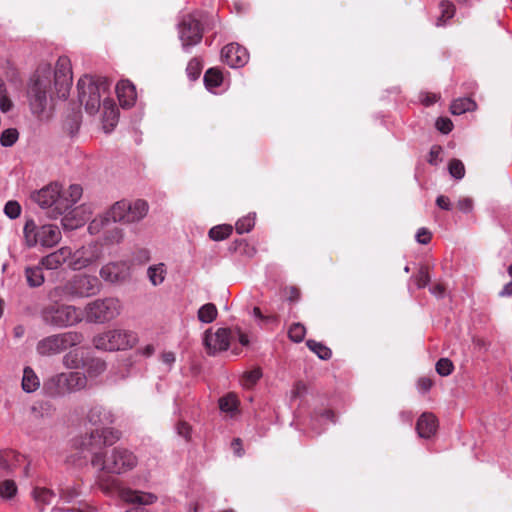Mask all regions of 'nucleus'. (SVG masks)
<instances>
[{
    "label": "nucleus",
    "instance_id": "nucleus-1",
    "mask_svg": "<svg viewBox=\"0 0 512 512\" xmlns=\"http://www.w3.org/2000/svg\"><path fill=\"white\" fill-rule=\"evenodd\" d=\"M70 59L61 56L53 70L49 64L40 65L30 78L27 98L33 114L48 116L56 99H67L72 85Z\"/></svg>",
    "mask_w": 512,
    "mask_h": 512
},
{
    "label": "nucleus",
    "instance_id": "nucleus-2",
    "mask_svg": "<svg viewBox=\"0 0 512 512\" xmlns=\"http://www.w3.org/2000/svg\"><path fill=\"white\" fill-rule=\"evenodd\" d=\"M93 467L111 474H124L138 464L137 456L124 447H115L104 453H94L91 459Z\"/></svg>",
    "mask_w": 512,
    "mask_h": 512
},
{
    "label": "nucleus",
    "instance_id": "nucleus-3",
    "mask_svg": "<svg viewBox=\"0 0 512 512\" xmlns=\"http://www.w3.org/2000/svg\"><path fill=\"white\" fill-rule=\"evenodd\" d=\"M101 290V283L96 276L76 274L63 284L56 286L50 296L55 298L77 299L96 295Z\"/></svg>",
    "mask_w": 512,
    "mask_h": 512
},
{
    "label": "nucleus",
    "instance_id": "nucleus-4",
    "mask_svg": "<svg viewBox=\"0 0 512 512\" xmlns=\"http://www.w3.org/2000/svg\"><path fill=\"white\" fill-rule=\"evenodd\" d=\"M110 87L105 77L85 75L77 83L78 98L89 114H95L101 105V96Z\"/></svg>",
    "mask_w": 512,
    "mask_h": 512
},
{
    "label": "nucleus",
    "instance_id": "nucleus-5",
    "mask_svg": "<svg viewBox=\"0 0 512 512\" xmlns=\"http://www.w3.org/2000/svg\"><path fill=\"white\" fill-rule=\"evenodd\" d=\"M24 244L28 248L41 246L52 248L62 239V234L57 225L43 224L37 225L33 219H28L23 228Z\"/></svg>",
    "mask_w": 512,
    "mask_h": 512
},
{
    "label": "nucleus",
    "instance_id": "nucleus-6",
    "mask_svg": "<svg viewBox=\"0 0 512 512\" xmlns=\"http://www.w3.org/2000/svg\"><path fill=\"white\" fill-rule=\"evenodd\" d=\"M41 318L47 325L67 328L82 322L83 312L74 305L55 302L41 310Z\"/></svg>",
    "mask_w": 512,
    "mask_h": 512
},
{
    "label": "nucleus",
    "instance_id": "nucleus-7",
    "mask_svg": "<svg viewBox=\"0 0 512 512\" xmlns=\"http://www.w3.org/2000/svg\"><path fill=\"white\" fill-rule=\"evenodd\" d=\"M122 303L116 297L98 298L84 307L88 323L104 324L112 321L121 314Z\"/></svg>",
    "mask_w": 512,
    "mask_h": 512
},
{
    "label": "nucleus",
    "instance_id": "nucleus-8",
    "mask_svg": "<svg viewBox=\"0 0 512 512\" xmlns=\"http://www.w3.org/2000/svg\"><path fill=\"white\" fill-rule=\"evenodd\" d=\"M92 343L96 349L119 351L132 348L136 343L133 332L124 329H110L94 336Z\"/></svg>",
    "mask_w": 512,
    "mask_h": 512
},
{
    "label": "nucleus",
    "instance_id": "nucleus-9",
    "mask_svg": "<svg viewBox=\"0 0 512 512\" xmlns=\"http://www.w3.org/2000/svg\"><path fill=\"white\" fill-rule=\"evenodd\" d=\"M87 378L81 372L60 373L49 378L44 388L51 396H63L84 389Z\"/></svg>",
    "mask_w": 512,
    "mask_h": 512
},
{
    "label": "nucleus",
    "instance_id": "nucleus-10",
    "mask_svg": "<svg viewBox=\"0 0 512 512\" xmlns=\"http://www.w3.org/2000/svg\"><path fill=\"white\" fill-rule=\"evenodd\" d=\"M83 341V335L77 331H68L43 338L37 344V352L43 356L59 354L62 351L79 345Z\"/></svg>",
    "mask_w": 512,
    "mask_h": 512
},
{
    "label": "nucleus",
    "instance_id": "nucleus-11",
    "mask_svg": "<svg viewBox=\"0 0 512 512\" xmlns=\"http://www.w3.org/2000/svg\"><path fill=\"white\" fill-rule=\"evenodd\" d=\"M148 212V203L138 199L132 203L118 201L110 209L109 215L114 223H134L143 219Z\"/></svg>",
    "mask_w": 512,
    "mask_h": 512
},
{
    "label": "nucleus",
    "instance_id": "nucleus-12",
    "mask_svg": "<svg viewBox=\"0 0 512 512\" xmlns=\"http://www.w3.org/2000/svg\"><path fill=\"white\" fill-rule=\"evenodd\" d=\"M177 27L179 39L185 51L201 42L203 29L199 19L194 14L183 15Z\"/></svg>",
    "mask_w": 512,
    "mask_h": 512
},
{
    "label": "nucleus",
    "instance_id": "nucleus-13",
    "mask_svg": "<svg viewBox=\"0 0 512 512\" xmlns=\"http://www.w3.org/2000/svg\"><path fill=\"white\" fill-rule=\"evenodd\" d=\"M33 200L42 208H51L50 217L58 218L63 215V199H61V186L52 183L37 191Z\"/></svg>",
    "mask_w": 512,
    "mask_h": 512
},
{
    "label": "nucleus",
    "instance_id": "nucleus-14",
    "mask_svg": "<svg viewBox=\"0 0 512 512\" xmlns=\"http://www.w3.org/2000/svg\"><path fill=\"white\" fill-rule=\"evenodd\" d=\"M103 256V250L98 242H90L72 251L69 267L72 270H82L99 261Z\"/></svg>",
    "mask_w": 512,
    "mask_h": 512
},
{
    "label": "nucleus",
    "instance_id": "nucleus-15",
    "mask_svg": "<svg viewBox=\"0 0 512 512\" xmlns=\"http://www.w3.org/2000/svg\"><path fill=\"white\" fill-rule=\"evenodd\" d=\"M100 278L110 284H121L131 276L130 266L126 261H111L99 270Z\"/></svg>",
    "mask_w": 512,
    "mask_h": 512
},
{
    "label": "nucleus",
    "instance_id": "nucleus-16",
    "mask_svg": "<svg viewBox=\"0 0 512 512\" xmlns=\"http://www.w3.org/2000/svg\"><path fill=\"white\" fill-rule=\"evenodd\" d=\"M231 341V331L227 328H219L215 333L207 330L204 334L203 342L210 355L228 349Z\"/></svg>",
    "mask_w": 512,
    "mask_h": 512
},
{
    "label": "nucleus",
    "instance_id": "nucleus-17",
    "mask_svg": "<svg viewBox=\"0 0 512 512\" xmlns=\"http://www.w3.org/2000/svg\"><path fill=\"white\" fill-rule=\"evenodd\" d=\"M223 61L232 68L244 66L249 59L247 50L237 43L226 45L221 51Z\"/></svg>",
    "mask_w": 512,
    "mask_h": 512
},
{
    "label": "nucleus",
    "instance_id": "nucleus-18",
    "mask_svg": "<svg viewBox=\"0 0 512 512\" xmlns=\"http://www.w3.org/2000/svg\"><path fill=\"white\" fill-rule=\"evenodd\" d=\"M72 249L68 246H63L54 252L44 256L40 260V265L47 270H56L64 263L71 260Z\"/></svg>",
    "mask_w": 512,
    "mask_h": 512
},
{
    "label": "nucleus",
    "instance_id": "nucleus-19",
    "mask_svg": "<svg viewBox=\"0 0 512 512\" xmlns=\"http://www.w3.org/2000/svg\"><path fill=\"white\" fill-rule=\"evenodd\" d=\"M115 419L113 411L101 405L91 407L87 414V420L90 424L102 428L113 424Z\"/></svg>",
    "mask_w": 512,
    "mask_h": 512
},
{
    "label": "nucleus",
    "instance_id": "nucleus-20",
    "mask_svg": "<svg viewBox=\"0 0 512 512\" xmlns=\"http://www.w3.org/2000/svg\"><path fill=\"white\" fill-rule=\"evenodd\" d=\"M120 439V432L112 428L103 427L102 429L93 430L88 438H85L83 445L92 446L93 441L102 443L103 445H112Z\"/></svg>",
    "mask_w": 512,
    "mask_h": 512
},
{
    "label": "nucleus",
    "instance_id": "nucleus-21",
    "mask_svg": "<svg viewBox=\"0 0 512 512\" xmlns=\"http://www.w3.org/2000/svg\"><path fill=\"white\" fill-rule=\"evenodd\" d=\"M63 214L61 224L65 230H75L81 227L89 217V213L86 212L84 207L67 210Z\"/></svg>",
    "mask_w": 512,
    "mask_h": 512
},
{
    "label": "nucleus",
    "instance_id": "nucleus-22",
    "mask_svg": "<svg viewBox=\"0 0 512 512\" xmlns=\"http://www.w3.org/2000/svg\"><path fill=\"white\" fill-rule=\"evenodd\" d=\"M116 93L123 108H130L135 104L137 97L136 89L129 80L119 81L116 85Z\"/></svg>",
    "mask_w": 512,
    "mask_h": 512
},
{
    "label": "nucleus",
    "instance_id": "nucleus-23",
    "mask_svg": "<svg viewBox=\"0 0 512 512\" xmlns=\"http://www.w3.org/2000/svg\"><path fill=\"white\" fill-rule=\"evenodd\" d=\"M121 498L129 503L139 505H151L157 501V496L153 493L132 490L129 488L120 491Z\"/></svg>",
    "mask_w": 512,
    "mask_h": 512
},
{
    "label": "nucleus",
    "instance_id": "nucleus-24",
    "mask_svg": "<svg viewBox=\"0 0 512 512\" xmlns=\"http://www.w3.org/2000/svg\"><path fill=\"white\" fill-rule=\"evenodd\" d=\"M438 427L437 418L432 413H423L417 423H416V431L421 438H430L433 436Z\"/></svg>",
    "mask_w": 512,
    "mask_h": 512
},
{
    "label": "nucleus",
    "instance_id": "nucleus-25",
    "mask_svg": "<svg viewBox=\"0 0 512 512\" xmlns=\"http://www.w3.org/2000/svg\"><path fill=\"white\" fill-rule=\"evenodd\" d=\"M118 108L111 100L103 101V128L106 132H111L118 122Z\"/></svg>",
    "mask_w": 512,
    "mask_h": 512
},
{
    "label": "nucleus",
    "instance_id": "nucleus-26",
    "mask_svg": "<svg viewBox=\"0 0 512 512\" xmlns=\"http://www.w3.org/2000/svg\"><path fill=\"white\" fill-rule=\"evenodd\" d=\"M43 268L44 267L39 264L37 266H27L24 269L25 279L30 288H37L44 284L45 277Z\"/></svg>",
    "mask_w": 512,
    "mask_h": 512
},
{
    "label": "nucleus",
    "instance_id": "nucleus-27",
    "mask_svg": "<svg viewBox=\"0 0 512 512\" xmlns=\"http://www.w3.org/2000/svg\"><path fill=\"white\" fill-rule=\"evenodd\" d=\"M82 196V188L73 184L66 191L61 190V199H63V212L69 210Z\"/></svg>",
    "mask_w": 512,
    "mask_h": 512
},
{
    "label": "nucleus",
    "instance_id": "nucleus-28",
    "mask_svg": "<svg viewBox=\"0 0 512 512\" xmlns=\"http://www.w3.org/2000/svg\"><path fill=\"white\" fill-rule=\"evenodd\" d=\"M114 223L111 215H109V210L105 213L95 217L88 225V232L91 235H96L100 233L105 227L109 224Z\"/></svg>",
    "mask_w": 512,
    "mask_h": 512
},
{
    "label": "nucleus",
    "instance_id": "nucleus-29",
    "mask_svg": "<svg viewBox=\"0 0 512 512\" xmlns=\"http://www.w3.org/2000/svg\"><path fill=\"white\" fill-rule=\"evenodd\" d=\"M440 15L436 20L438 27L444 26L448 20L452 19L456 12L455 5L447 0H443L439 3Z\"/></svg>",
    "mask_w": 512,
    "mask_h": 512
},
{
    "label": "nucleus",
    "instance_id": "nucleus-30",
    "mask_svg": "<svg viewBox=\"0 0 512 512\" xmlns=\"http://www.w3.org/2000/svg\"><path fill=\"white\" fill-rule=\"evenodd\" d=\"M40 385L39 378L34 373V371L26 367L23 372V379H22V388L24 391L31 393L38 389Z\"/></svg>",
    "mask_w": 512,
    "mask_h": 512
},
{
    "label": "nucleus",
    "instance_id": "nucleus-31",
    "mask_svg": "<svg viewBox=\"0 0 512 512\" xmlns=\"http://www.w3.org/2000/svg\"><path fill=\"white\" fill-rule=\"evenodd\" d=\"M476 107L475 102L471 98H459L452 102L450 111L454 115H461L465 112L472 111Z\"/></svg>",
    "mask_w": 512,
    "mask_h": 512
},
{
    "label": "nucleus",
    "instance_id": "nucleus-32",
    "mask_svg": "<svg viewBox=\"0 0 512 512\" xmlns=\"http://www.w3.org/2000/svg\"><path fill=\"white\" fill-rule=\"evenodd\" d=\"M147 275L152 285H160L165 280V265L163 263H159L157 265L150 266L147 270Z\"/></svg>",
    "mask_w": 512,
    "mask_h": 512
},
{
    "label": "nucleus",
    "instance_id": "nucleus-33",
    "mask_svg": "<svg viewBox=\"0 0 512 512\" xmlns=\"http://www.w3.org/2000/svg\"><path fill=\"white\" fill-rule=\"evenodd\" d=\"M218 315V310L213 303H206L198 310L197 317L202 323L213 322Z\"/></svg>",
    "mask_w": 512,
    "mask_h": 512
},
{
    "label": "nucleus",
    "instance_id": "nucleus-34",
    "mask_svg": "<svg viewBox=\"0 0 512 512\" xmlns=\"http://www.w3.org/2000/svg\"><path fill=\"white\" fill-rule=\"evenodd\" d=\"M223 82L222 72L217 68H210L205 72L204 83L208 89L219 87Z\"/></svg>",
    "mask_w": 512,
    "mask_h": 512
},
{
    "label": "nucleus",
    "instance_id": "nucleus-35",
    "mask_svg": "<svg viewBox=\"0 0 512 512\" xmlns=\"http://www.w3.org/2000/svg\"><path fill=\"white\" fill-rule=\"evenodd\" d=\"M19 457L14 451H0V468L4 471L12 470Z\"/></svg>",
    "mask_w": 512,
    "mask_h": 512
},
{
    "label": "nucleus",
    "instance_id": "nucleus-36",
    "mask_svg": "<svg viewBox=\"0 0 512 512\" xmlns=\"http://www.w3.org/2000/svg\"><path fill=\"white\" fill-rule=\"evenodd\" d=\"M219 408L222 412L228 413L232 416L238 408V400L236 396L233 394H228L220 398Z\"/></svg>",
    "mask_w": 512,
    "mask_h": 512
},
{
    "label": "nucleus",
    "instance_id": "nucleus-37",
    "mask_svg": "<svg viewBox=\"0 0 512 512\" xmlns=\"http://www.w3.org/2000/svg\"><path fill=\"white\" fill-rule=\"evenodd\" d=\"M307 347L317 354V356L322 360H328L332 356V351L330 348L322 344L321 342H317L315 340H308L306 342Z\"/></svg>",
    "mask_w": 512,
    "mask_h": 512
},
{
    "label": "nucleus",
    "instance_id": "nucleus-38",
    "mask_svg": "<svg viewBox=\"0 0 512 512\" xmlns=\"http://www.w3.org/2000/svg\"><path fill=\"white\" fill-rule=\"evenodd\" d=\"M232 233L231 225L214 226L209 231V237L214 241H221L228 238Z\"/></svg>",
    "mask_w": 512,
    "mask_h": 512
},
{
    "label": "nucleus",
    "instance_id": "nucleus-39",
    "mask_svg": "<svg viewBox=\"0 0 512 512\" xmlns=\"http://www.w3.org/2000/svg\"><path fill=\"white\" fill-rule=\"evenodd\" d=\"M14 107L13 101L11 100L6 84L0 79V111L7 113Z\"/></svg>",
    "mask_w": 512,
    "mask_h": 512
},
{
    "label": "nucleus",
    "instance_id": "nucleus-40",
    "mask_svg": "<svg viewBox=\"0 0 512 512\" xmlns=\"http://www.w3.org/2000/svg\"><path fill=\"white\" fill-rule=\"evenodd\" d=\"M34 500L39 505H46L51 502V500L54 498V493L50 489L42 488V487H36L32 492Z\"/></svg>",
    "mask_w": 512,
    "mask_h": 512
},
{
    "label": "nucleus",
    "instance_id": "nucleus-41",
    "mask_svg": "<svg viewBox=\"0 0 512 512\" xmlns=\"http://www.w3.org/2000/svg\"><path fill=\"white\" fill-rule=\"evenodd\" d=\"M412 279L419 289L426 287L431 280L428 266L421 265L418 271L412 276Z\"/></svg>",
    "mask_w": 512,
    "mask_h": 512
},
{
    "label": "nucleus",
    "instance_id": "nucleus-42",
    "mask_svg": "<svg viewBox=\"0 0 512 512\" xmlns=\"http://www.w3.org/2000/svg\"><path fill=\"white\" fill-rule=\"evenodd\" d=\"M19 138V132L15 128H8L0 135V143L4 147H10L16 143Z\"/></svg>",
    "mask_w": 512,
    "mask_h": 512
},
{
    "label": "nucleus",
    "instance_id": "nucleus-43",
    "mask_svg": "<svg viewBox=\"0 0 512 512\" xmlns=\"http://www.w3.org/2000/svg\"><path fill=\"white\" fill-rule=\"evenodd\" d=\"M306 335V329L301 323H294L288 330L289 338L295 342L300 343Z\"/></svg>",
    "mask_w": 512,
    "mask_h": 512
},
{
    "label": "nucleus",
    "instance_id": "nucleus-44",
    "mask_svg": "<svg viewBox=\"0 0 512 512\" xmlns=\"http://www.w3.org/2000/svg\"><path fill=\"white\" fill-rule=\"evenodd\" d=\"M17 492L16 483L13 480H4L0 483V497L11 499Z\"/></svg>",
    "mask_w": 512,
    "mask_h": 512
},
{
    "label": "nucleus",
    "instance_id": "nucleus-45",
    "mask_svg": "<svg viewBox=\"0 0 512 512\" xmlns=\"http://www.w3.org/2000/svg\"><path fill=\"white\" fill-rule=\"evenodd\" d=\"M123 240V230L119 227H113L107 230L104 235V242L109 245L119 244Z\"/></svg>",
    "mask_w": 512,
    "mask_h": 512
},
{
    "label": "nucleus",
    "instance_id": "nucleus-46",
    "mask_svg": "<svg viewBox=\"0 0 512 512\" xmlns=\"http://www.w3.org/2000/svg\"><path fill=\"white\" fill-rule=\"evenodd\" d=\"M449 173L456 179H462L465 175V167L459 159H452L448 165Z\"/></svg>",
    "mask_w": 512,
    "mask_h": 512
},
{
    "label": "nucleus",
    "instance_id": "nucleus-47",
    "mask_svg": "<svg viewBox=\"0 0 512 512\" xmlns=\"http://www.w3.org/2000/svg\"><path fill=\"white\" fill-rule=\"evenodd\" d=\"M262 377V371L260 368H254L247 371L243 375V386L249 388L256 384V382Z\"/></svg>",
    "mask_w": 512,
    "mask_h": 512
},
{
    "label": "nucleus",
    "instance_id": "nucleus-48",
    "mask_svg": "<svg viewBox=\"0 0 512 512\" xmlns=\"http://www.w3.org/2000/svg\"><path fill=\"white\" fill-rule=\"evenodd\" d=\"M435 369L440 376H448L453 372L454 365L450 359L441 358L437 361Z\"/></svg>",
    "mask_w": 512,
    "mask_h": 512
},
{
    "label": "nucleus",
    "instance_id": "nucleus-49",
    "mask_svg": "<svg viewBox=\"0 0 512 512\" xmlns=\"http://www.w3.org/2000/svg\"><path fill=\"white\" fill-rule=\"evenodd\" d=\"M80 495L79 487L76 485H66L60 488V496L66 502H70Z\"/></svg>",
    "mask_w": 512,
    "mask_h": 512
},
{
    "label": "nucleus",
    "instance_id": "nucleus-50",
    "mask_svg": "<svg viewBox=\"0 0 512 512\" xmlns=\"http://www.w3.org/2000/svg\"><path fill=\"white\" fill-rule=\"evenodd\" d=\"M254 224V218L247 216L239 219L235 224V228L238 234H244L250 232L254 227Z\"/></svg>",
    "mask_w": 512,
    "mask_h": 512
},
{
    "label": "nucleus",
    "instance_id": "nucleus-51",
    "mask_svg": "<svg viewBox=\"0 0 512 512\" xmlns=\"http://www.w3.org/2000/svg\"><path fill=\"white\" fill-rule=\"evenodd\" d=\"M202 68H203V66H202L201 61L198 58H193L189 61L186 71H187L188 76L192 80H195L200 76Z\"/></svg>",
    "mask_w": 512,
    "mask_h": 512
},
{
    "label": "nucleus",
    "instance_id": "nucleus-52",
    "mask_svg": "<svg viewBox=\"0 0 512 512\" xmlns=\"http://www.w3.org/2000/svg\"><path fill=\"white\" fill-rule=\"evenodd\" d=\"M82 358L76 351H71L63 357V364L69 369L79 368Z\"/></svg>",
    "mask_w": 512,
    "mask_h": 512
},
{
    "label": "nucleus",
    "instance_id": "nucleus-53",
    "mask_svg": "<svg viewBox=\"0 0 512 512\" xmlns=\"http://www.w3.org/2000/svg\"><path fill=\"white\" fill-rule=\"evenodd\" d=\"M4 213L10 219H16L21 214V206L17 201L11 200L5 204Z\"/></svg>",
    "mask_w": 512,
    "mask_h": 512
},
{
    "label": "nucleus",
    "instance_id": "nucleus-54",
    "mask_svg": "<svg viewBox=\"0 0 512 512\" xmlns=\"http://www.w3.org/2000/svg\"><path fill=\"white\" fill-rule=\"evenodd\" d=\"M436 128L443 134H448L453 128L452 121L447 117H440L436 121Z\"/></svg>",
    "mask_w": 512,
    "mask_h": 512
},
{
    "label": "nucleus",
    "instance_id": "nucleus-55",
    "mask_svg": "<svg viewBox=\"0 0 512 512\" xmlns=\"http://www.w3.org/2000/svg\"><path fill=\"white\" fill-rule=\"evenodd\" d=\"M473 199L470 197H464L458 200L457 207L460 211L464 213H469L473 209Z\"/></svg>",
    "mask_w": 512,
    "mask_h": 512
},
{
    "label": "nucleus",
    "instance_id": "nucleus-56",
    "mask_svg": "<svg viewBox=\"0 0 512 512\" xmlns=\"http://www.w3.org/2000/svg\"><path fill=\"white\" fill-rule=\"evenodd\" d=\"M432 234L427 228H420L416 233V241L420 244H428L431 240Z\"/></svg>",
    "mask_w": 512,
    "mask_h": 512
},
{
    "label": "nucleus",
    "instance_id": "nucleus-57",
    "mask_svg": "<svg viewBox=\"0 0 512 512\" xmlns=\"http://www.w3.org/2000/svg\"><path fill=\"white\" fill-rule=\"evenodd\" d=\"M433 386V381L429 377H421L417 381V389L421 393L428 392Z\"/></svg>",
    "mask_w": 512,
    "mask_h": 512
},
{
    "label": "nucleus",
    "instance_id": "nucleus-58",
    "mask_svg": "<svg viewBox=\"0 0 512 512\" xmlns=\"http://www.w3.org/2000/svg\"><path fill=\"white\" fill-rule=\"evenodd\" d=\"M176 430H177L178 435L184 437L186 440H188L190 438L191 428L188 423L182 422V421L179 422L176 425Z\"/></svg>",
    "mask_w": 512,
    "mask_h": 512
},
{
    "label": "nucleus",
    "instance_id": "nucleus-59",
    "mask_svg": "<svg viewBox=\"0 0 512 512\" xmlns=\"http://www.w3.org/2000/svg\"><path fill=\"white\" fill-rule=\"evenodd\" d=\"M436 204L439 208L443 209V210H451L452 208V204L450 202V199L444 195H440L437 197L436 199Z\"/></svg>",
    "mask_w": 512,
    "mask_h": 512
},
{
    "label": "nucleus",
    "instance_id": "nucleus-60",
    "mask_svg": "<svg viewBox=\"0 0 512 512\" xmlns=\"http://www.w3.org/2000/svg\"><path fill=\"white\" fill-rule=\"evenodd\" d=\"M430 292L437 298H443L446 292V288L441 283H436L430 288Z\"/></svg>",
    "mask_w": 512,
    "mask_h": 512
},
{
    "label": "nucleus",
    "instance_id": "nucleus-61",
    "mask_svg": "<svg viewBox=\"0 0 512 512\" xmlns=\"http://www.w3.org/2000/svg\"><path fill=\"white\" fill-rule=\"evenodd\" d=\"M163 363L171 366L175 362V354L173 352H165L161 355Z\"/></svg>",
    "mask_w": 512,
    "mask_h": 512
},
{
    "label": "nucleus",
    "instance_id": "nucleus-62",
    "mask_svg": "<svg viewBox=\"0 0 512 512\" xmlns=\"http://www.w3.org/2000/svg\"><path fill=\"white\" fill-rule=\"evenodd\" d=\"M114 484H115V480L111 481V485L102 479L99 480V487L101 488V490L103 492H105L107 494L112 491V486H114Z\"/></svg>",
    "mask_w": 512,
    "mask_h": 512
},
{
    "label": "nucleus",
    "instance_id": "nucleus-63",
    "mask_svg": "<svg viewBox=\"0 0 512 512\" xmlns=\"http://www.w3.org/2000/svg\"><path fill=\"white\" fill-rule=\"evenodd\" d=\"M154 352H155V347L152 344H148L140 349V353L146 357L153 355Z\"/></svg>",
    "mask_w": 512,
    "mask_h": 512
},
{
    "label": "nucleus",
    "instance_id": "nucleus-64",
    "mask_svg": "<svg viewBox=\"0 0 512 512\" xmlns=\"http://www.w3.org/2000/svg\"><path fill=\"white\" fill-rule=\"evenodd\" d=\"M499 295L501 297L512 295V281L508 282L503 289L500 291Z\"/></svg>",
    "mask_w": 512,
    "mask_h": 512
}]
</instances>
